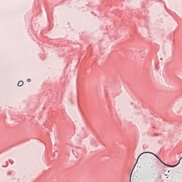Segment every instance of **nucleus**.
<instances>
[{"label":"nucleus","mask_w":182,"mask_h":182,"mask_svg":"<svg viewBox=\"0 0 182 182\" xmlns=\"http://www.w3.org/2000/svg\"><path fill=\"white\" fill-rule=\"evenodd\" d=\"M27 82H31V79H28V80H27Z\"/></svg>","instance_id":"obj_4"},{"label":"nucleus","mask_w":182,"mask_h":182,"mask_svg":"<svg viewBox=\"0 0 182 182\" xmlns=\"http://www.w3.org/2000/svg\"><path fill=\"white\" fill-rule=\"evenodd\" d=\"M139 159H140V156L138 157V159H137V161H139Z\"/></svg>","instance_id":"obj_5"},{"label":"nucleus","mask_w":182,"mask_h":182,"mask_svg":"<svg viewBox=\"0 0 182 182\" xmlns=\"http://www.w3.org/2000/svg\"><path fill=\"white\" fill-rule=\"evenodd\" d=\"M146 167L148 171H154L157 167V164L154 159H150L146 162Z\"/></svg>","instance_id":"obj_1"},{"label":"nucleus","mask_w":182,"mask_h":182,"mask_svg":"<svg viewBox=\"0 0 182 182\" xmlns=\"http://www.w3.org/2000/svg\"><path fill=\"white\" fill-rule=\"evenodd\" d=\"M154 154V156H156V157L157 159H159V156H157V155H156V154Z\"/></svg>","instance_id":"obj_3"},{"label":"nucleus","mask_w":182,"mask_h":182,"mask_svg":"<svg viewBox=\"0 0 182 182\" xmlns=\"http://www.w3.org/2000/svg\"><path fill=\"white\" fill-rule=\"evenodd\" d=\"M173 167H176V165H173Z\"/></svg>","instance_id":"obj_6"},{"label":"nucleus","mask_w":182,"mask_h":182,"mask_svg":"<svg viewBox=\"0 0 182 182\" xmlns=\"http://www.w3.org/2000/svg\"><path fill=\"white\" fill-rule=\"evenodd\" d=\"M18 86L21 87V86H23V81H19L18 82Z\"/></svg>","instance_id":"obj_2"}]
</instances>
